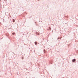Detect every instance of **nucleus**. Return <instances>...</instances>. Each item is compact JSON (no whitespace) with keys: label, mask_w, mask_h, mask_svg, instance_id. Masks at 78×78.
<instances>
[{"label":"nucleus","mask_w":78,"mask_h":78,"mask_svg":"<svg viewBox=\"0 0 78 78\" xmlns=\"http://www.w3.org/2000/svg\"><path fill=\"white\" fill-rule=\"evenodd\" d=\"M72 61L73 62H75V61H76V59H73V60Z\"/></svg>","instance_id":"f257e3e1"},{"label":"nucleus","mask_w":78,"mask_h":78,"mask_svg":"<svg viewBox=\"0 0 78 78\" xmlns=\"http://www.w3.org/2000/svg\"><path fill=\"white\" fill-rule=\"evenodd\" d=\"M35 45H37V43L36 42H35Z\"/></svg>","instance_id":"f03ea898"},{"label":"nucleus","mask_w":78,"mask_h":78,"mask_svg":"<svg viewBox=\"0 0 78 78\" xmlns=\"http://www.w3.org/2000/svg\"><path fill=\"white\" fill-rule=\"evenodd\" d=\"M12 20H13V22H15V20L14 19H13Z\"/></svg>","instance_id":"7ed1b4c3"},{"label":"nucleus","mask_w":78,"mask_h":78,"mask_svg":"<svg viewBox=\"0 0 78 78\" xmlns=\"http://www.w3.org/2000/svg\"><path fill=\"white\" fill-rule=\"evenodd\" d=\"M14 34H15V33H12V34L13 35H14Z\"/></svg>","instance_id":"20e7f679"},{"label":"nucleus","mask_w":78,"mask_h":78,"mask_svg":"<svg viewBox=\"0 0 78 78\" xmlns=\"http://www.w3.org/2000/svg\"><path fill=\"white\" fill-rule=\"evenodd\" d=\"M49 28H50V27H49Z\"/></svg>","instance_id":"39448f33"}]
</instances>
